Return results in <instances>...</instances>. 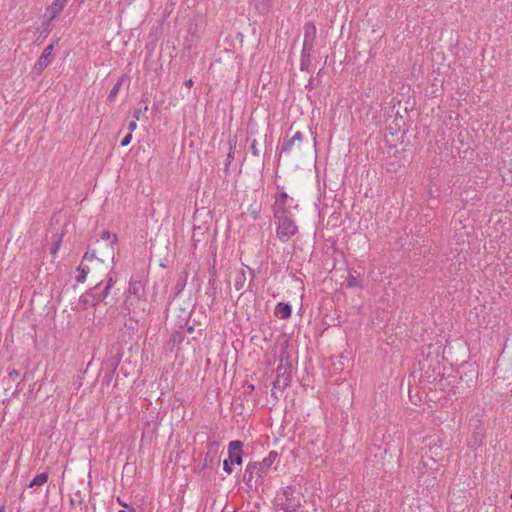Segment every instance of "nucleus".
<instances>
[{
    "mask_svg": "<svg viewBox=\"0 0 512 512\" xmlns=\"http://www.w3.org/2000/svg\"><path fill=\"white\" fill-rule=\"evenodd\" d=\"M0 512H5V507L4 506L0 507Z\"/></svg>",
    "mask_w": 512,
    "mask_h": 512,
    "instance_id": "obj_31",
    "label": "nucleus"
},
{
    "mask_svg": "<svg viewBox=\"0 0 512 512\" xmlns=\"http://www.w3.org/2000/svg\"><path fill=\"white\" fill-rule=\"evenodd\" d=\"M67 3L68 0H53L51 5L46 9V15L49 17V20L56 18L62 12Z\"/></svg>",
    "mask_w": 512,
    "mask_h": 512,
    "instance_id": "obj_13",
    "label": "nucleus"
},
{
    "mask_svg": "<svg viewBox=\"0 0 512 512\" xmlns=\"http://www.w3.org/2000/svg\"><path fill=\"white\" fill-rule=\"evenodd\" d=\"M275 313L281 319H288L291 316V306L287 303L280 302L276 305Z\"/></svg>",
    "mask_w": 512,
    "mask_h": 512,
    "instance_id": "obj_14",
    "label": "nucleus"
},
{
    "mask_svg": "<svg viewBox=\"0 0 512 512\" xmlns=\"http://www.w3.org/2000/svg\"><path fill=\"white\" fill-rule=\"evenodd\" d=\"M250 151L252 153V155L254 156H259V150L257 148V141L254 139L250 145Z\"/></svg>",
    "mask_w": 512,
    "mask_h": 512,
    "instance_id": "obj_23",
    "label": "nucleus"
},
{
    "mask_svg": "<svg viewBox=\"0 0 512 512\" xmlns=\"http://www.w3.org/2000/svg\"><path fill=\"white\" fill-rule=\"evenodd\" d=\"M294 142H295V141L293 140V138H292V137H291L289 140L285 141V142L283 143L282 147H281V152H282V153H288V152H290V151H291V149H292V146H293Z\"/></svg>",
    "mask_w": 512,
    "mask_h": 512,
    "instance_id": "obj_19",
    "label": "nucleus"
},
{
    "mask_svg": "<svg viewBox=\"0 0 512 512\" xmlns=\"http://www.w3.org/2000/svg\"><path fill=\"white\" fill-rule=\"evenodd\" d=\"M95 258H97L101 262L104 261V259L98 258L96 256L95 251H92V252L88 251V252H86L84 254L83 261L81 262V264L77 268V270L79 271V275L76 278L77 282L84 283L88 273L90 272V268L88 267V265L84 264V261H92Z\"/></svg>",
    "mask_w": 512,
    "mask_h": 512,
    "instance_id": "obj_10",
    "label": "nucleus"
},
{
    "mask_svg": "<svg viewBox=\"0 0 512 512\" xmlns=\"http://www.w3.org/2000/svg\"><path fill=\"white\" fill-rule=\"evenodd\" d=\"M290 202H292V198L289 197L283 188L278 187L272 206L273 216L291 214L289 210Z\"/></svg>",
    "mask_w": 512,
    "mask_h": 512,
    "instance_id": "obj_5",
    "label": "nucleus"
},
{
    "mask_svg": "<svg viewBox=\"0 0 512 512\" xmlns=\"http://www.w3.org/2000/svg\"><path fill=\"white\" fill-rule=\"evenodd\" d=\"M232 158V154H231V151L229 152L228 154V160H230Z\"/></svg>",
    "mask_w": 512,
    "mask_h": 512,
    "instance_id": "obj_32",
    "label": "nucleus"
},
{
    "mask_svg": "<svg viewBox=\"0 0 512 512\" xmlns=\"http://www.w3.org/2000/svg\"><path fill=\"white\" fill-rule=\"evenodd\" d=\"M293 140L294 141H302L303 139V135L300 131H297L293 136H292Z\"/></svg>",
    "mask_w": 512,
    "mask_h": 512,
    "instance_id": "obj_27",
    "label": "nucleus"
},
{
    "mask_svg": "<svg viewBox=\"0 0 512 512\" xmlns=\"http://www.w3.org/2000/svg\"><path fill=\"white\" fill-rule=\"evenodd\" d=\"M99 244L104 243L107 249L106 257L114 258V245L117 242V236L111 235L108 231H103L101 234V241H97Z\"/></svg>",
    "mask_w": 512,
    "mask_h": 512,
    "instance_id": "obj_12",
    "label": "nucleus"
},
{
    "mask_svg": "<svg viewBox=\"0 0 512 512\" xmlns=\"http://www.w3.org/2000/svg\"><path fill=\"white\" fill-rule=\"evenodd\" d=\"M53 49L54 46L52 44L44 48L41 56L34 65V71L36 73H41L52 62Z\"/></svg>",
    "mask_w": 512,
    "mask_h": 512,
    "instance_id": "obj_9",
    "label": "nucleus"
},
{
    "mask_svg": "<svg viewBox=\"0 0 512 512\" xmlns=\"http://www.w3.org/2000/svg\"><path fill=\"white\" fill-rule=\"evenodd\" d=\"M80 302H82L84 305H92V297L90 295V291L80 297Z\"/></svg>",
    "mask_w": 512,
    "mask_h": 512,
    "instance_id": "obj_22",
    "label": "nucleus"
},
{
    "mask_svg": "<svg viewBox=\"0 0 512 512\" xmlns=\"http://www.w3.org/2000/svg\"><path fill=\"white\" fill-rule=\"evenodd\" d=\"M303 495L295 488L287 486L275 498V504L284 512H297L302 506Z\"/></svg>",
    "mask_w": 512,
    "mask_h": 512,
    "instance_id": "obj_1",
    "label": "nucleus"
},
{
    "mask_svg": "<svg viewBox=\"0 0 512 512\" xmlns=\"http://www.w3.org/2000/svg\"><path fill=\"white\" fill-rule=\"evenodd\" d=\"M48 480V474L46 472L37 474L29 484V487L41 486Z\"/></svg>",
    "mask_w": 512,
    "mask_h": 512,
    "instance_id": "obj_17",
    "label": "nucleus"
},
{
    "mask_svg": "<svg viewBox=\"0 0 512 512\" xmlns=\"http://www.w3.org/2000/svg\"><path fill=\"white\" fill-rule=\"evenodd\" d=\"M147 109H148L147 105H144L143 108L140 107V108L135 109L134 112H133L134 119L135 120H140L141 115L143 113H145L147 111Z\"/></svg>",
    "mask_w": 512,
    "mask_h": 512,
    "instance_id": "obj_20",
    "label": "nucleus"
},
{
    "mask_svg": "<svg viewBox=\"0 0 512 512\" xmlns=\"http://www.w3.org/2000/svg\"><path fill=\"white\" fill-rule=\"evenodd\" d=\"M125 80H126V76L125 75L121 76L117 80V82L115 83V85L113 86V88L111 89V91H110V93H109V95L107 97V101L108 102H113L115 100V98H116L117 94L119 93V91H120L123 83L125 82Z\"/></svg>",
    "mask_w": 512,
    "mask_h": 512,
    "instance_id": "obj_15",
    "label": "nucleus"
},
{
    "mask_svg": "<svg viewBox=\"0 0 512 512\" xmlns=\"http://www.w3.org/2000/svg\"><path fill=\"white\" fill-rule=\"evenodd\" d=\"M137 121H138V120H135V119H134L133 121H131V122L129 123V125H128V129H129L130 133H131V132H133L134 130H136V128H137Z\"/></svg>",
    "mask_w": 512,
    "mask_h": 512,
    "instance_id": "obj_26",
    "label": "nucleus"
},
{
    "mask_svg": "<svg viewBox=\"0 0 512 512\" xmlns=\"http://www.w3.org/2000/svg\"><path fill=\"white\" fill-rule=\"evenodd\" d=\"M277 457L278 453L276 451H270L268 456L265 457L261 462L249 463L244 471L243 481L248 486H251L254 475H256L258 478L263 477Z\"/></svg>",
    "mask_w": 512,
    "mask_h": 512,
    "instance_id": "obj_2",
    "label": "nucleus"
},
{
    "mask_svg": "<svg viewBox=\"0 0 512 512\" xmlns=\"http://www.w3.org/2000/svg\"><path fill=\"white\" fill-rule=\"evenodd\" d=\"M184 85L187 87V88H191L193 86V80L192 79H188L185 81Z\"/></svg>",
    "mask_w": 512,
    "mask_h": 512,
    "instance_id": "obj_29",
    "label": "nucleus"
},
{
    "mask_svg": "<svg viewBox=\"0 0 512 512\" xmlns=\"http://www.w3.org/2000/svg\"><path fill=\"white\" fill-rule=\"evenodd\" d=\"M232 464L233 463H231L228 458L225 459L224 462H223V469L228 474L232 473V467H231Z\"/></svg>",
    "mask_w": 512,
    "mask_h": 512,
    "instance_id": "obj_24",
    "label": "nucleus"
},
{
    "mask_svg": "<svg viewBox=\"0 0 512 512\" xmlns=\"http://www.w3.org/2000/svg\"><path fill=\"white\" fill-rule=\"evenodd\" d=\"M132 140V133H128L121 141V146H127Z\"/></svg>",
    "mask_w": 512,
    "mask_h": 512,
    "instance_id": "obj_25",
    "label": "nucleus"
},
{
    "mask_svg": "<svg viewBox=\"0 0 512 512\" xmlns=\"http://www.w3.org/2000/svg\"><path fill=\"white\" fill-rule=\"evenodd\" d=\"M60 243L59 241L54 244V247L51 249V253L55 255L59 249Z\"/></svg>",
    "mask_w": 512,
    "mask_h": 512,
    "instance_id": "obj_28",
    "label": "nucleus"
},
{
    "mask_svg": "<svg viewBox=\"0 0 512 512\" xmlns=\"http://www.w3.org/2000/svg\"><path fill=\"white\" fill-rule=\"evenodd\" d=\"M248 212L253 217V219H258L261 213L260 205H250L248 208Z\"/></svg>",
    "mask_w": 512,
    "mask_h": 512,
    "instance_id": "obj_18",
    "label": "nucleus"
},
{
    "mask_svg": "<svg viewBox=\"0 0 512 512\" xmlns=\"http://www.w3.org/2000/svg\"><path fill=\"white\" fill-rule=\"evenodd\" d=\"M276 235L281 242H287L298 232V227L291 214L274 216Z\"/></svg>",
    "mask_w": 512,
    "mask_h": 512,
    "instance_id": "obj_3",
    "label": "nucleus"
},
{
    "mask_svg": "<svg viewBox=\"0 0 512 512\" xmlns=\"http://www.w3.org/2000/svg\"><path fill=\"white\" fill-rule=\"evenodd\" d=\"M291 381V365L289 363H283L281 360L280 364L276 368V378L273 382L272 395L276 398L277 390H284L289 386Z\"/></svg>",
    "mask_w": 512,
    "mask_h": 512,
    "instance_id": "obj_4",
    "label": "nucleus"
},
{
    "mask_svg": "<svg viewBox=\"0 0 512 512\" xmlns=\"http://www.w3.org/2000/svg\"><path fill=\"white\" fill-rule=\"evenodd\" d=\"M219 448L220 445L218 442H208L202 463L203 468H212L214 465H218L220 463L218 458Z\"/></svg>",
    "mask_w": 512,
    "mask_h": 512,
    "instance_id": "obj_7",
    "label": "nucleus"
},
{
    "mask_svg": "<svg viewBox=\"0 0 512 512\" xmlns=\"http://www.w3.org/2000/svg\"><path fill=\"white\" fill-rule=\"evenodd\" d=\"M10 375H11V376H12V375H13V376H17V375H18V372H17L16 370H13V371L10 373Z\"/></svg>",
    "mask_w": 512,
    "mask_h": 512,
    "instance_id": "obj_30",
    "label": "nucleus"
},
{
    "mask_svg": "<svg viewBox=\"0 0 512 512\" xmlns=\"http://www.w3.org/2000/svg\"><path fill=\"white\" fill-rule=\"evenodd\" d=\"M347 286L350 287V288H353V287H357L359 286V281L356 277L350 275L348 278H347Z\"/></svg>",
    "mask_w": 512,
    "mask_h": 512,
    "instance_id": "obj_21",
    "label": "nucleus"
},
{
    "mask_svg": "<svg viewBox=\"0 0 512 512\" xmlns=\"http://www.w3.org/2000/svg\"><path fill=\"white\" fill-rule=\"evenodd\" d=\"M246 282V274L244 270H241L237 273L235 280H234V287L237 291L241 290Z\"/></svg>",
    "mask_w": 512,
    "mask_h": 512,
    "instance_id": "obj_16",
    "label": "nucleus"
},
{
    "mask_svg": "<svg viewBox=\"0 0 512 512\" xmlns=\"http://www.w3.org/2000/svg\"><path fill=\"white\" fill-rule=\"evenodd\" d=\"M114 283H115V281L113 280V278L109 277L107 282L105 283V286L103 287V290L101 292H99L98 290L100 289V286H101L102 283L96 284L90 290V295L92 297V306L98 305L99 303H101L102 301H104L108 297L111 289L114 286Z\"/></svg>",
    "mask_w": 512,
    "mask_h": 512,
    "instance_id": "obj_6",
    "label": "nucleus"
},
{
    "mask_svg": "<svg viewBox=\"0 0 512 512\" xmlns=\"http://www.w3.org/2000/svg\"><path fill=\"white\" fill-rule=\"evenodd\" d=\"M316 35V26L313 23H307L304 26V41H303V51L304 54L306 50H310L313 47V42Z\"/></svg>",
    "mask_w": 512,
    "mask_h": 512,
    "instance_id": "obj_11",
    "label": "nucleus"
},
{
    "mask_svg": "<svg viewBox=\"0 0 512 512\" xmlns=\"http://www.w3.org/2000/svg\"><path fill=\"white\" fill-rule=\"evenodd\" d=\"M118 512H127L126 510H119Z\"/></svg>",
    "mask_w": 512,
    "mask_h": 512,
    "instance_id": "obj_33",
    "label": "nucleus"
},
{
    "mask_svg": "<svg viewBox=\"0 0 512 512\" xmlns=\"http://www.w3.org/2000/svg\"><path fill=\"white\" fill-rule=\"evenodd\" d=\"M228 459L231 463L241 465L243 462V443L239 440L231 441L228 445Z\"/></svg>",
    "mask_w": 512,
    "mask_h": 512,
    "instance_id": "obj_8",
    "label": "nucleus"
}]
</instances>
